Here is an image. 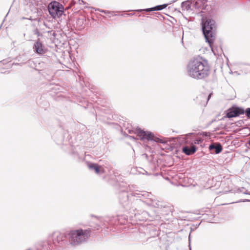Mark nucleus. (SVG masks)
Masks as SVG:
<instances>
[{"label": "nucleus", "instance_id": "f257e3e1", "mask_svg": "<svg viewBox=\"0 0 250 250\" xmlns=\"http://www.w3.org/2000/svg\"><path fill=\"white\" fill-rule=\"evenodd\" d=\"M209 70L207 61L202 58L190 60L187 68L188 75L196 80H203L208 77Z\"/></svg>", "mask_w": 250, "mask_h": 250}, {"label": "nucleus", "instance_id": "f03ea898", "mask_svg": "<svg viewBox=\"0 0 250 250\" xmlns=\"http://www.w3.org/2000/svg\"><path fill=\"white\" fill-rule=\"evenodd\" d=\"M91 234L90 229H79L67 232L69 243L73 246H77L86 241Z\"/></svg>", "mask_w": 250, "mask_h": 250}, {"label": "nucleus", "instance_id": "7ed1b4c3", "mask_svg": "<svg viewBox=\"0 0 250 250\" xmlns=\"http://www.w3.org/2000/svg\"><path fill=\"white\" fill-rule=\"evenodd\" d=\"M132 195L136 197L142 198V199H146V200L145 202L149 206H151L156 208H163L165 209V211L166 212V214H168L170 212H172L173 211V207L172 206L163 205L162 202L156 200L151 193L142 192L139 193H132Z\"/></svg>", "mask_w": 250, "mask_h": 250}, {"label": "nucleus", "instance_id": "20e7f679", "mask_svg": "<svg viewBox=\"0 0 250 250\" xmlns=\"http://www.w3.org/2000/svg\"><path fill=\"white\" fill-rule=\"evenodd\" d=\"M216 26L214 20L208 18L202 24V30L206 42L212 48V45L215 39Z\"/></svg>", "mask_w": 250, "mask_h": 250}, {"label": "nucleus", "instance_id": "39448f33", "mask_svg": "<svg viewBox=\"0 0 250 250\" xmlns=\"http://www.w3.org/2000/svg\"><path fill=\"white\" fill-rule=\"evenodd\" d=\"M134 133L137 135L141 140L144 142L153 141L156 143H160L161 144L165 143V142L163 141L161 139L155 137L152 132L148 131H145L140 128L137 127Z\"/></svg>", "mask_w": 250, "mask_h": 250}, {"label": "nucleus", "instance_id": "423d86ee", "mask_svg": "<svg viewBox=\"0 0 250 250\" xmlns=\"http://www.w3.org/2000/svg\"><path fill=\"white\" fill-rule=\"evenodd\" d=\"M49 14L53 19L62 16L64 13L63 5L58 1L50 2L48 5Z\"/></svg>", "mask_w": 250, "mask_h": 250}, {"label": "nucleus", "instance_id": "0eeeda50", "mask_svg": "<svg viewBox=\"0 0 250 250\" xmlns=\"http://www.w3.org/2000/svg\"><path fill=\"white\" fill-rule=\"evenodd\" d=\"M53 244L58 247H63L65 246L67 239L66 233H62L59 231L54 232L52 234Z\"/></svg>", "mask_w": 250, "mask_h": 250}, {"label": "nucleus", "instance_id": "6e6552de", "mask_svg": "<svg viewBox=\"0 0 250 250\" xmlns=\"http://www.w3.org/2000/svg\"><path fill=\"white\" fill-rule=\"evenodd\" d=\"M244 114V108L233 105L226 111V117L230 119L239 116Z\"/></svg>", "mask_w": 250, "mask_h": 250}, {"label": "nucleus", "instance_id": "1a4fd4ad", "mask_svg": "<svg viewBox=\"0 0 250 250\" xmlns=\"http://www.w3.org/2000/svg\"><path fill=\"white\" fill-rule=\"evenodd\" d=\"M134 217L136 220L139 221H152L154 218L146 211L137 210L134 211Z\"/></svg>", "mask_w": 250, "mask_h": 250}, {"label": "nucleus", "instance_id": "9d476101", "mask_svg": "<svg viewBox=\"0 0 250 250\" xmlns=\"http://www.w3.org/2000/svg\"><path fill=\"white\" fill-rule=\"evenodd\" d=\"M33 49L35 53L40 55L44 54L46 51L45 47L39 39L35 42Z\"/></svg>", "mask_w": 250, "mask_h": 250}, {"label": "nucleus", "instance_id": "9b49d317", "mask_svg": "<svg viewBox=\"0 0 250 250\" xmlns=\"http://www.w3.org/2000/svg\"><path fill=\"white\" fill-rule=\"evenodd\" d=\"M87 166L90 170H94L96 174H102L105 172L104 168L97 164L88 162Z\"/></svg>", "mask_w": 250, "mask_h": 250}, {"label": "nucleus", "instance_id": "f8f14e48", "mask_svg": "<svg viewBox=\"0 0 250 250\" xmlns=\"http://www.w3.org/2000/svg\"><path fill=\"white\" fill-rule=\"evenodd\" d=\"M209 150L211 153L219 154L220 153L222 149V146L220 143H212L208 147Z\"/></svg>", "mask_w": 250, "mask_h": 250}, {"label": "nucleus", "instance_id": "ddd939ff", "mask_svg": "<svg viewBox=\"0 0 250 250\" xmlns=\"http://www.w3.org/2000/svg\"><path fill=\"white\" fill-rule=\"evenodd\" d=\"M80 149V148L78 146L74 147L73 146H71V151L70 152L71 156L78 161H80L83 159L79 152Z\"/></svg>", "mask_w": 250, "mask_h": 250}, {"label": "nucleus", "instance_id": "4468645a", "mask_svg": "<svg viewBox=\"0 0 250 250\" xmlns=\"http://www.w3.org/2000/svg\"><path fill=\"white\" fill-rule=\"evenodd\" d=\"M120 203L126 210H128V206L129 204V202L128 201L127 193L124 192L120 195Z\"/></svg>", "mask_w": 250, "mask_h": 250}, {"label": "nucleus", "instance_id": "2eb2a0df", "mask_svg": "<svg viewBox=\"0 0 250 250\" xmlns=\"http://www.w3.org/2000/svg\"><path fill=\"white\" fill-rule=\"evenodd\" d=\"M167 4H164L162 5H158L157 6H155L154 7H151V8H146L143 9H138L136 10V11L139 12H142V11H145V12H151L154 11H160L165 8L167 7Z\"/></svg>", "mask_w": 250, "mask_h": 250}, {"label": "nucleus", "instance_id": "dca6fc26", "mask_svg": "<svg viewBox=\"0 0 250 250\" xmlns=\"http://www.w3.org/2000/svg\"><path fill=\"white\" fill-rule=\"evenodd\" d=\"M183 152L187 155H190L194 154L196 151V147L192 145L190 147L187 146L182 147Z\"/></svg>", "mask_w": 250, "mask_h": 250}, {"label": "nucleus", "instance_id": "f3484780", "mask_svg": "<svg viewBox=\"0 0 250 250\" xmlns=\"http://www.w3.org/2000/svg\"><path fill=\"white\" fill-rule=\"evenodd\" d=\"M206 94L205 93H201L197 96L195 99H194V100L197 103L199 104H201L202 103L203 101H204L206 99Z\"/></svg>", "mask_w": 250, "mask_h": 250}, {"label": "nucleus", "instance_id": "a211bd4d", "mask_svg": "<svg viewBox=\"0 0 250 250\" xmlns=\"http://www.w3.org/2000/svg\"><path fill=\"white\" fill-rule=\"evenodd\" d=\"M181 7L183 10H186L187 11L189 10L190 9V2L189 0L185 1L182 2Z\"/></svg>", "mask_w": 250, "mask_h": 250}, {"label": "nucleus", "instance_id": "6ab92c4d", "mask_svg": "<svg viewBox=\"0 0 250 250\" xmlns=\"http://www.w3.org/2000/svg\"><path fill=\"white\" fill-rule=\"evenodd\" d=\"M4 64H6V66L3 68L4 69H5V68L8 69L9 68H10L13 65L19 64L18 63H9V62L6 63V61L5 60H3V61H1L0 62V66L1 65H4Z\"/></svg>", "mask_w": 250, "mask_h": 250}, {"label": "nucleus", "instance_id": "aec40b11", "mask_svg": "<svg viewBox=\"0 0 250 250\" xmlns=\"http://www.w3.org/2000/svg\"><path fill=\"white\" fill-rule=\"evenodd\" d=\"M244 114H245L248 119H250V107H248L244 109Z\"/></svg>", "mask_w": 250, "mask_h": 250}, {"label": "nucleus", "instance_id": "412c9836", "mask_svg": "<svg viewBox=\"0 0 250 250\" xmlns=\"http://www.w3.org/2000/svg\"><path fill=\"white\" fill-rule=\"evenodd\" d=\"M238 191H239L240 192L243 193L245 194L250 195V192H248V190L244 188H238Z\"/></svg>", "mask_w": 250, "mask_h": 250}, {"label": "nucleus", "instance_id": "4be33fe9", "mask_svg": "<svg viewBox=\"0 0 250 250\" xmlns=\"http://www.w3.org/2000/svg\"><path fill=\"white\" fill-rule=\"evenodd\" d=\"M152 232L154 233V235L152 236V237L154 238L156 236H157L158 235V231H157L156 229L155 228H153L151 229Z\"/></svg>", "mask_w": 250, "mask_h": 250}, {"label": "nucleus", "instance_id": "5701e85b", "mask_svg": "<svg viewBox=\"0 0 250 250\" xmlns=\"http://www.w3.org/2000/svg\"><path fill=\"white\" fill-rule=\"evenodd\" d=\"M33 33L35 35H37L38 36H40V32L38 28H36L33 30Z\"/></svg>", "mask_w": 250, "mask_h": 250}, {"label": "nucleus", "instance_id": "b1692460", "mask_svg": "<svg viewBox=\"0 0 250 250\" xmlns=\"http://www.w3.org/2000/svg\"><path fill=\"white\" fill-rule=\"evenodd\" d=\"M150 226L146 227V233H148L149 232L150 233V234H151V232L149 231H150Z\"/></svg>", "mask_w": 250, "mask_h": 250}, {"label": "nucleus", "instance_id": "393cba45", "mask_svg": "<svg viewBox=\"0 0 250 250\" xmlns=\"http://www.w3.org/2000/svg\"><path fill=\"white\" fill-rule=\"evenodd\" d=\"M111 12H111V11H106V10H104V11H102V13H104V14H110V13H111Z\"/></svg>", "mask_w": 250, "mask_h": 250}, {"label": "nucleus", "instance_id": "a878e982", "mask_svg": "<svg viewBox=\"0 0 250 250\" xmlns=\"http://www.w3.org/2000/svg\"><path fill=\"white\" fill-rule=\"evenodd\" d=\"M240 202H250V200H249V199H243V200H240Z\"/></svg>", "mask_w": 250, "mask_h": 250}, {"label": "nucleus", "instance_id": "bb28decb", "mask_svg": "<svg viewBox=\"0 0 250 250\" xmlns=\"http://www.w3.org/2000/svg\"><path fill=\"white\" fill-rule=\"evenodd\" d=\"M127 132H128V133L131 134L133 132V131L130 129H127Z\"/></svg>", "mask_w": 250, "mask_h": 250}, {"label": "nucleus", "instance_id": "cd10ccee", "mask_svg": "<svg viewBox=\"0 0 250 250\" xmlns=\"http://www.w3.org/2000/svg\"><path fill=\"white\" fill-rule=\"evenodd\" d=\"M130 139L135 140L136 138L134 136H128Z\"/></svg>", "mask_w": 250, "mask_h": 250}, {"label": "nucleus", "instance_id": "c85d7f7f", "mask_svg": "<svg viewBox=\"0 0 250 250\" xmlns=\"http://www.w3.org/2000/svg\"><path fill=\"white\" fill-rule=\"evenodd\" d=\"M56 143L58 145H62V144H63L62 142H59V141H56Z\"/></svg>", "mask_w": 250, "mask_h": 250}, {"label": "nucleus", "instance_id": "c756f323", "mask_svg": "<svg viewBox=\"0 0 250 250\" xmlns=\"http://www.w3.org/2000/svg\"><path fill=\"white\" fill-rule=\"evenodd\" d=\"M192 134V133H188V134H187L186 135V137H188V136H190V135H191Z\"/></svg>", "mask_w": 250, "mask_h": 250}, {"label": "nucleus", "instance_id": "7c9ffc66", "mask_svg": "<svg viewBox=\"0 0 250 250\" xmlns=\"http://www.w3.org/2000/svg\"><path fill=\"white\" fill-rule=\"evenodd\" d=\"M211 97V94H209L208 96V98H207V101L209 99L210 97Z\"/></svg>", "mask_w": 250, "mask_h": 250}, {"label": "nucleus", "instance_id": "2f4dec72", "mask_svg": "<svg viewBox=\"0 0 250 250\" xmlns=\"http://www.w3.org/2000/svg\"><path fill=\"white\" fill-rule=\"evenodd\" d=\"M98 10L99 11H100V12H102V11H104V10H102V9H98Z\"/></svg>", "mask_w": 250, "mask_h": 250}, {"label": "nucleus", "instance_id": "473e14b6", "mask_svg": "<svg viewBox=\"0 0 250 250\" xmlns=\"http://www.w3.org/2000/svg\"><path fill=\"white\" fill-rule=\"evenodd\" d=\"M177 0H173L171 1V2L172 3H174V2H175Z\"/></svg>", "mask_w": 250, "mask_h": 250}, {"label": "nucleus", "instance_id": "72a5a7b5", "mask_svg": "<svg viewBox=\"0 0 250 250\" xmlns=\"http://www.w3.org/2000/svg\"><path fill=\"white\" fill-rule=\"evenodd\" d=\"M188 239H189V241L190 242V234L189 235Z\"/></svg>", "mask_w": 250, "mask_h": 250}, {"label": "nucleus", "instance_id": "f704fd0d", "mask_svg": "<svg viewBox=\"0 0 250 250\" xmlns=\"http://www.w3.org/2000/svg\"><path fill=\"white\" fill-rule=\"evenodd\" d=\"M0 73H6V71H4V72L1 71Z\"/></svg>", "mask_w": 250, "mask_h": 250}, {"label": "nucleus", "instance_id": "c9c22d12", "mask_svg": "<svg viewBox=\"0 0 250 250\" xmlns=\"http://www.w3.org/2000/svg\"><path fill=\"white\" fill-rule=\"evenodd\" d=\"M204 134H205V136H207V132H204Z\"/></svg>", "mask_w": 250, "mask_h": 250}, {"label": "nucleus", "instance_id": "e433bc0d", "mask_svg": "<svg viewBox=\"0 0 250 250\" xmlns=\"http://www.w3.org/2000/svg\"><path fill=\"white\" fill-rule=\"evenodd\" d=\"M249 145L250 146V139H249Z\"/></svg>", "mask_w": 250, "mask_h": 250}, {"label": "nucleus", "instance_id": "4c0bfd02", "mask_svg": "<svg viewBox=\"0 0 250 250\" xmlns=\"http://www.w3.org/2000/svg\"><path fill=\"white\" fill-rule=\"evenodd\" d=\"M134 14V13H131V14H130V15L132 16V15H133Z\"/></svg>", "mask_w": 250, "mask_h": 250}, {"label": "nucleus", "instance_id": "58836bf2", "mask_svg": "<svg viewBox=\"0 0 250 250\" xmlns=\"http://www.w3.org/2000/svg\"><path fill=\"white\" fill-rule=\"evenodd\" d=\"M151 238V237H148V238H147V240H148V239H150Z\"/></svg>", "mask_w": 250, "mask_h": 250}, {"label": "nucleus", "instance_id": "ea45409f", "mask_svg": "<svg viewBox=\"0 0 250 250\" xmlns=\"http://www.w3.org/2000/svg\"><path fill=\"white\" fill-rule=\"evenodd\" d=\"M31 250L30 249H28V250Z\"/></svg>", "mask_w": 250, "mask_h": 250}]
</instances>
